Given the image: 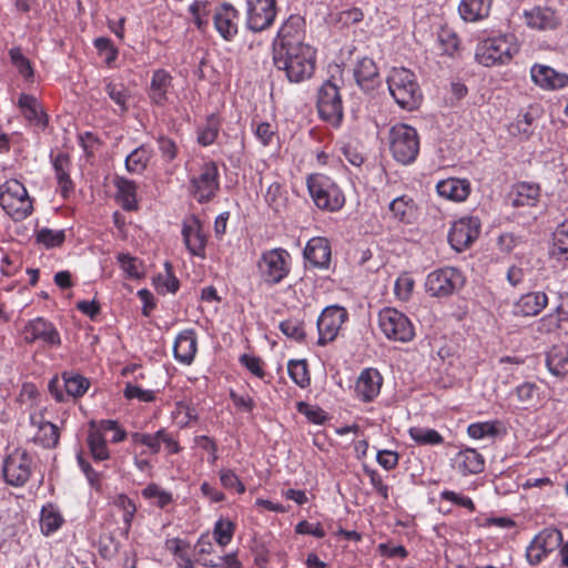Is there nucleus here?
Listing matches in <instances>:
<instances>
[{
	"label": "nucleus",
	"instance_id": "10",
	"mask_svg": "<svg viewBox=\"0 0 568 568\" xmlns=\"http://www.w3.org/2000/svg\"><path fill=\"white\" fill-rule=\"evenodd\" d=\"M89 385V381L82 375L64 372L61 378L53 377L49 382V390L55 400L63 403L81 397Z\"/></svg>",
	"mask_w": 568,
	"mask_h": 568
},
{
	"label": "nucleus",
	"instance_id": "35",
	"mask_svg": "<svg viewBox=\"0 0 568 568\" xmlns=\"http://www.w3.org/2000/svg\"><path fill=\"white\" fill-rule=\"evenodd\" d=\"M115 201L126 211L136 209V185L132 180L122 176H115L113 180Z\"/></svg>",
	"mask_w": 568,
	"mask_h": 568
},
{
	"label": "nucleus",
	"instance_id": "54",
	"mask_svg": "<svg viewBox=\"0 0 568 568\" xmlns=\"http://www.w3.org/2000/svg\"><path fill=\"white\" fill-rule=\"evenodd\" d=\"M280 329L285 336L296 342H302L305 337L303 324L298 320L290 318L281 322Z\"/></svg>",
	"mask_w": 568,
	"mask_h": 568
},
{
	"label": "nucleus",
	"instance_id": "15",
	"mask_svg": "<svg viewBox=\"0 0 568 568\" xmlns=\"http://www.w3.org/2000/svg\"><path fill=\"white\" fill-rule=\"evenodd\" d=\"M480 220L477 216H464L456 221L448 234L454 250L462 252L467 248L480 233Z\"/></svg>",
	"mask_w": 568,
	"mask_h": 568
},
{
	"label": "nucleus",
	"instance_id": "38",
	"mask_svg": "<svg viewBox=\"0 0 568 568\" xmlns=\"http://www.w3.org/2000/svg\"><path fill=\"white\" fill-rule=\"evenodd\" d=\"M546 365L554 376L566 377L568 375V346H552L546 355Z\"/></svg>",
	"mask_w": 568,
	"mask_h": 568
},
{
	"label": "nucleus",
	"instance_id": "1",
	"mask_svg": "<svg viewBox=\"0 0 568 568\" xmlns=\"http://www.w3.org/2000/svg\"><path fill=\"white\" fill-rule=\"evenodd\" d=\"M273 60L278 70L285 71L290 82L300 83L313 75L316 50L307 43H288L285 48H275Z\"/></svg>",
	"mask_w": 568,
	"mask_h": 568
},
{
	"label": "nucleus",
	"instance_id": "57",
	"mask_svg": "<svg viewBox=\"0 0 568 568\" xmlns=\"http://www.w3.org/2000/svg\"><path fill=\"white\" fill-rule=\"evenodd\" d=\"M118 261H119L121 268L128 276H130L132 278L140 277L141 264L138 262V260L135 257H132L129 254H119Z\"/></svg>",
	"mask_w": 568,
	"mask_h": 568
},
{
	"label": "nucleus",
	"instance_id": "28",
	"mask_svg": "<svg viewBox=\"0 0 568 568\" xmlns=\"http://www.w3.org/2000/svg\"><path fill=\"white\" fill-rule=\"evenodd\" d=\"M197 351L196 334L193 329L182 331L175 338L173 352L174 357L182 364L190 365Z\"/></svg>",
	"mask_w": 568,
	"mask_h": 568
},
{
	"label": "nucleus",
	"instance_id": "14",
	"mask_svg": "<svg viewBox=\"0 0 568 568\" xmlns=\"http://www.w3.org/2000/svg\"><path fill=\"white\" fill-rule=\"evenodd\" d=\"M194 197L200 203L211 201L219 190V169L214 162L201 166L200 174L191 180Z\"/></svg>",
	"mask_w": 568,
	"mask_h": 568
},
{
	"label": "nucleus",
	"instance_id": "13",
	"mask_svg": "<svg viewBox=\"0 0 568 568\" xmlns=\"http://www.w3.org/2000/svg\"><path fill=\"white\" fill-rule=\"evenodd\" d=\"M276 0H247L246 27L253 32L271 28L276 18Z\"/></svg>",
	"mask_w": 568,
	"mask_h": 568
},
{
	"label": "nucleus",
	"instance_id": "9",
	"mask_svg": "<svg viewBox=\"0 0 568 568\" xmlns=\"http://www.w3.org/2000/svg\"><path fill=\"white\" fill-rule=\"evenodd\" d=\"M465 284L462 272L455 267H443L433 271L426 278V291L436 297L452 295Z\"/></svg>",
	"mask_w": 568,
	"mask_h": 568
},
{
	"label": "nucleus",
	"instance_id": "26",
	"mask_svg": "<svg viewBox=\"0 0 568 568\" xmlns=\"http://www.w3.org/2000/svg\"><path fill=\"white\" fill-rule=\"evenodd\" d=\"M383 377L375 368L364 369L357 378L355 390L364 402L373 400L381 390Z\"/></svg>",
	"mask_w": 568,
	"mask_h": 568
},
{
	"label": "nucleus",
	"instance_id": "30",
	"mask_svg": "<svg viewBox=\"0 0 568 568\" xmlns=\"http://www.w3.org/2000/svg\"><path fill=\"white\" fill-rule=\"evenodd\" d=\"M436 190L438 195L444 199L463 202L470 193V183L465 179L448 178L439 181Z\"/></svg>",
	"mask_w": 568,
	"mask_h": 568
},
{
	"label": "nucleus",
	"instance_id": "31",
	"mask_svg": "<svg viewBox=\"0 0 568 568\" xmlns=\"http://www.w3.org/2000/svg\"><path fill=\"white\" fill-rule=\"evenodd\" d=\"M304 20L300 16H291L281 27L275 48L290 44H305L302 41Z\"/></svg>",
	"mask_w": 568,
	"mask_h": 568
},
{
	"label": "nucleus",
	"instance_id": "2",
	"mask_svg": "<svg viewBox=\"0 0 568 568\" xmlns=\"http://www.w3.org/2000/svg\"><path fill=\"white\" fill-rule=\"evenodd\" d=\"M388 90L396 103L406 110L419 106L423 94L415 74L405 68H394L387 77Z\"/></svg>",
	"mask_w": 568,
	"mask_h": 568
},
{
	"label": "nucleus",
	"instance_id": "58",
	"mask_svg": "<svg viewBox=\"0 0 568 568\" xmlns=\"http://www.w3.org/2000/svg\"><path fill=\"white\" fill-rule=\"evenodd\" d=\"M414 287V280L404 274L400 275L395 282V294L402 301H407L412 294Z\"/></svg>",
	"mask_w": 568,
	"mask_h": 568
},
{
	"label": "nucleus",
	"instance_id": "22",
	"mask_svg": "<svg viewBox=\"0 0 568 568\" xmlns=\"http://www.w3.org/2000/svg\"><path fill=\"white\" fill-rule=\"evenodd\" d=\"M87 442L97 465L106 459V423L104 420L90 422Z\"/></svg>",
	"mask_w": 568,
	"mask_h": 568
},
{
	"label": "nucleus",
	"instance_id": "40",
	"mask_svg": "<svg viewBox=\"0 0 568 568\" xmlns=\"http://www.w3.org/2000/svg\"><path fill=\"white\" fill-rule=\"evenodd\" d=\"M135 511V505L125 495H119L113 501L111 515L114 519L118 517L122 519L123 527L121 530L125 536L129 534L131 521Z\"/></svg>",
	"mask_w": 568,
	"mask_h": 568
},
{
	"label": "nucleus",
	"instance_id": "41",
	"mask_svg": "<svg viewBox=\"0 0 568 568\" xmlns=\"http://www.w3.org/2000/svg\"><path fill=\"white\" fill-rule=\"evenodd\" d=\"M456 463L458 469L464 474H478L484 469V458L475 449L462 450L457 457Z\"/></svg>",
	"mask_w": 568,
	"mask_h": 568
},
{
	"label": "nucleus",
	"instance_id": "12",
	"mask_svg": "<svg viewBox=\"0 0 568 568\" xmlns=\"http://www.w3.org/2000/svg\"><path fill=\"white\" fill-rule=\"evenodd\" d=\"M4 480L14 487L23 486L32 473V458L23 449H16L3 462Z\"/></svg>",
	"mask_w": 568,
	"mask_h": 568
},
{
	"label": "nucleus",
	"instance_id": "43",
	"mask_svg": "<svg viewBox=\"0 0 568 568\" xmlns=\"http://www.w3.org/2000/svg\"><path fill=\"white\" fill-rule=\"evenodd\" d=\"M523 408L532 407L539 399V387L532 382H525L514 389Z\"/></svg>",
	"mask_w": 568,
	"mask_h": 568
},
{
	"label": "nucleus",
	"instance_id": "25",
	"mask_svg": "<svg viewBox=\"0 0 568 568\" xmlns=\"http://www.w3.org/2000/svg\"><path fill=\"white\" fill-rule=\"evenodd\" d=\"M239 17V11L229 3H224L214 13V26L220 36L231 41L237 33V24L235 19Z\"/></svg>",
	"mask_w": 568,
	"mask_h": 568
},
{
	"label": "nucleus",
	"instance_id": "27",
	"mask_svg": "<svg viewBox=\"0 0 568 568\" xmlns=\"http://www.w3.org/2000/svg\"><path fill=\"white\" fill-rule=\"evenodd\" d=\"M18 106L29 123L41 130L47 128L48 115L36 97L26 93L20 94Z\"/></svg>",
	"mask_w": 568,
	"mask_h": 568
},
{
	"label": "nucleus",
	"instance_id": "24",
	"mask_svg": "<svg viewBox=\"0 0 568 568\" xmlns=\"http://www.w3.org/2000/svg\"><path fill=\"white\" fill-rule=\"evenodd\" d=\"M354 77L357 84L364 91H373L381 83L378 68L372 58L359 59L354 68Z\"/></svg>",
	"mask_w": 568,
	"mask_h": 568
},
{
	"label": "nucleus",
	"instance_id": "5",
	"mask_svg": "<svg viewBox=\"0 0 568 568\" xmlns=\"http://www.w3.org/2000/svg\"><path fill=\"white\" fill-rule=\"evenodd\" d=\"M389 148L397 162L410 164L416 160L419 152L417 131L404 123L394 125L389 130Z\"/></svg>",
	"mask_w": 568,
	"mask_h": 568
},
{
	"label": "nucleus",
	"instance_id": "23",
	"mask_svg": "<svg viewBox=\"0 0 568 568\" xmlns=\"http://www.w3.org/2000/svg\"><path fill=\"white\" fill-rule=\"evenodd\" d=\"M30 424L37 428L32 437L36 444H39L44 448H53L57 446L60 434L54 424L45 422L40 413L30 415Z\"/></svg>",
	"mask_w": 568,
	"mask_h": 568
},
{
	"label": "nucleus",
	"instance_id": "53",
	"mask_svg": "<svg viewBox=\"0 0 568 568\" xmlns=\"http://www.w3.org/2000/svg\"><path fill=\"white\" fill-rule=\"evenodd\" d=\"M437 41L442 53L452 55L458 48L457 36L448 29H442L437 34Z\"/></svg>",
	"mask_w": 568,
	"mask_h": 568
},
{
	"label": "nucleus",
	"instance_id": "18",
	"mask_svg": "<svg viewBox=\"0 0 568 568\" xmlns=\"http://www.w3.org/2000/svg\"><path fill=\"white\" fill-rule=\"evenodd\" d=\"M23 338L28 344L40 342L44 346L50 347L59 346L61 344L58 329L51 322L43 317H37L26 324L23 328Z\"/></svg>",
	"mask_w": 568,
	"mask_h": 568
},
{
	"label": "nucleus",
	"instance_id": "49",
	"mask_svg": "<svg viewBox=\"0 0 568 568\" xmlns=\"http://www.w3.org/2000/svg\"><path fill=\"white\" fill-rule=\"evenodd\" d=\"M11 63L17 68L19 73L27 80L33 78V68L30 60L23 55L20 48H11L9 50Z\"/></svg>",
	"mask_w": 568,
	"mask_h": 568
},
{
	"label": "nucleus",
	"instance_id": "50",
	"mask_svg": "<svg viewBox=\"0 0 568 568\" xmlns=\"http://www.w3.org/2000/svg\"><path fill=\"white\" fill-rule=\"evenodd\" d=\"M288 374L291 378L300 386L306 387L310 384L306 361H290Z\"/></svg>",
	"mask_w": 568,
	"mask_h": 568
},
{
	"label": "nucleus",
	"instance_id": "47",
	"mask_svg": "<svg viewBox=\"0 0 568 568\" xmlns=\"http://www.w3.org/2000/svg\"><path fill=\"white\" fill-rule=\"evenodd\" d=\"M552 255H564L568 258V217L554 232Z\"/></svg>",
	"mask_w": 568,
	"mask_h": 568
},
{
	"label": "nucleus",
	"instance_id": "63",
	"mask_svg": "<svg viewBox=\"0 0 568 568\" xmlns=\"http://www.w3.org/2000/svg\"><path fill=\"white\" fill-rule=\"evenodd\" d=\"M377 463L387 470L395 468L398 464V455L392 450H379Z\"/></svg>",
	"mask_w": 568,
	"mask_h": 568
},
{
	"label": "nucleus",
	"instance_id": "4",
	"mask_svg": "<svg viewBox=\"0 0 568 568\" xmlns=\"http://www.w3.org/2000/svg\"><path fill=\"white\" fill-rule=\"evenodd\" d=\"M515 37L511 34L486 39L476 48V61L485 67L508 63L518 52Z\"/></svg>",
	"mask_w": 568,
	"mask_h": 568
},
{
	"label": "nucleus",
	"instance_id": "17",
	"mask_svg": "<svg viewBox=\"0 0 568 568\" xmlns=\"http://www.w3.org/2000/svg\"><path fill=\"white\" fill-rule=\"evenodd\" d=\"M347 318V312L341 306L326 307L317 320L318 344L326 345L334 341L342 324Z\"/></svg>",
	"mask_w": 568,
	"mask_h": 568
},
{
	"label": "nucleus",
	"instance_id": "32",
	"mask_svg": "<svg viewBox=\"0 0 568 568\" xmlns=\"http://www.w3.org/2000/svg\"><path fill=\"white\" fill-rule=\"evenodd\" d=\"M305 258L316 267H327L331 261V246L326 239H311L304 250Z\"/></svg>",
	"mask_w": 568,
	"mask_h": 568
},
{
	"label": "nucleus",
	"instance_id": "56",
	"mask_svg": "<svg viewBox=\"0 0 568 568\" xmlns=\"http://www.w3.org/2000/svg\"><path fill=\"white\" fill-rule=\"evenodd\" d=\"M467 433L475 439H481L485 437H495L498 429L495 423H475L468 426Z\"/></svg>",
	"mask_w": 568,
	"mask_h": 568
},
{
	"label": "nucleus",
	"instance_id": "6",
	"mask_svg": "<svg viewBox=\"0 0 568 568\" xmlns=\"http://www.w3.org/2000/svg\"><path fill=\"white\" fill-rule=\"evenodd\" d=\"M307 189L316 206L322 210L337 211L344 205L343 192L326 175H310L307 178Z\"/></svg>",
	"mask_w": 568,
	"mask_h": 568
},
{
	"label": "nucleus",
	"instance_id": "3",
	"mask_svg": "<svg viewBox=\"0 0 568 568\" xmlns=\"http://www.w3.org/2000/svg\"><path fill=\"white\" fill-rule=\"evenodd\" d=\"M0 205L14 221H23L33 212L32 200L18 180H8L0 185Z\"/></svg>",
	"mask_w": 568,
	"mask_h": 568
},
{
	"label": "nucleus",
	"instance_id": "39",
	"mask_svg": "<svg viewBox=\"0 0 568 568\" xmlns=\"http://www.w3.org/2000/svg\"><path fill=\"white\" fill-rule=\"evenodd\" d=\"M64 524V518L57 506L47 504L40 513V529L44 536H50Z\"/></svg>",
	"mask_w": 568,
	"mask_h": 568
},
{
	"label": "nucleus",
	"instance_id": "36",
	"mask_svg": "<svg viewBox=\"0 0 568 568\" xmlns=\"http://www.w3.org/2000/svg\"><path fill=\"white\" fill-rule=\"evenodd\" d=\"M172 87V77L163 69L154 71L150 84L149 95L159 105L168 101V92Z\"/></svg>",
	"mask_w": 568,
	"mask_h": 568
},
{
	"label": "nucleus",
	"instance_id": "21",
	"mask_svg": "<svg viewBox=\"0 0 568 568\" xmlns=\"http://www.w3.org/2000/svg\"><path fill=\"white\" fill-rule=\"evenodd\" d=\"M525 23L536 30H554L559 26L556 11L549 7L536 6L523 13Z\"/></svg>",
	"mask_w": 568,
	"mask_h": 568
},
{
	"label": "nucleus",
	"instance_id": "45",
	"mask_svg": "<svg viewBox=\"0 0 568 568\" xmlns=\"http://www.w3.org/2000/svg\"><path fill=\"white\" fill-rule=\"evenodd\" d=\"M408 433L418 445H439L444 442L443 436L432 428L410 427Z\"/></svg>",
	"mask_w": 568,
	"mask_h": 568
},
{
	"label": "nucleus",
	"instance_id": "48",
	"mask_svg": "<svg viewBox=\"0 0 568 568\" xmlns=\"http://www.w3.org/2000/svg\"><path fill=\"white\" fill-rule=\"evenodd\" d=\"M65 240L63 230H51L43 227L37 232V242L47 248H53L62 245Z\"/></svg>",
	"mask_w": 568,
	"mask_h": 568
},
{
	"label": "nucleus",
	"instance_id": "7",
	"mask_svg": "<svg viewBox=\"0 0 568 568\" xmlns=\"http://www.w3.org/2000/svg\"><path fill=\"white\" fill-rule=\"evenodd\" d=\"M378 326L388 339L395 342L406 343L415 336L409 318L396 308H383L378 313Z\"/></svg>",
	"mask_w": 568,
	"mask_h": 568
},
{
	"label": "nucleus",
	"instance_id": "33",
	"mask_svg": "<svg viewBox=\"0 0 568 568\" xmlns=\"http://www.w3.org/2000/svg\"><path fill=\"white\" fill-rule=\"evenodd\" d=\"M392 217L405 224H412L417 217V205L413 197L404 194L395 197L388 204Z\"/></svg>",
	"mask_w": 568,
	"mask_h": 568
},
{
	"label": "nucleus",
	"instance_id": "19",
	"mask_svg": "<svg viewBox=\"0 0 568 568\" xmlns=\"http://www.w3.org/2000/svg\"><path fill=\"white\" fill-rule=\"evenodd\" d=\"M534 83L545 90H559L568 85V74L555 69L536 63L530 69Z\"/></svg>",
	"mask_w": 568,
	"mask_h": 568
},
{
	"label": "nucleus",
	"instance_id": "64",
	"mask_svg": "<svg viewBox=\"0 0 568 568\" xmlns=\"http://www.w3.org/2000/svg\"><path fill=\"white\" fill-rule=\"evenodd\" d=\"M240 362L255 376L263 377L264 371L261 366V359L258 357L250 356L247 354H243L240 357Z\"/></svg>",
	"mask_w": 568,
	"mask_h": 568
},
{
	"label": "nucleus",
	"instance_id": "62",
	"mask_svg": "<svg viewBox=\"0 0 568 568\" xmlns=\"http://www.w3.org/2000/svg\"><path fill=\"white\" fill-rule=\"evenodd\" d=\"M159 150L162 153V156L166 161H172L176 156L178 148L175 142L169 138L160 136L158 139Z\"/></svg>",
	"mask_w": 568,
	"mask_h": 568
},
{
	"label": "nucleus",
	"instance_id": "55",
	"mask_svg": "<svg viewBox=\"0 0 568 568\" xmlns=\"http://www.w3.org/2000/svg\"><path fill=\"white\" fill-rule=\"evenodd\" d=\"M539 195V186L529 183H520L517 186V199L514 200L515 205H528Z\"/></svg>",
	"mask_w": 568,
	"mask_h": 568
},
{
	"label": "nucleus",
	"instance_id": "51",
	"mask_svg": "<svg viewBox=\"0 0 568 568\" xmlns=\"http://www.w3.org/2000/svg\"><path fill=\"white\" fill-rule=\"evenodd\" d=\"M219 119L214 114H211L207 118L206 125L199 132V142L204 146L211 145L219 134Z\"/></svg>",
	"mask_w": 568,
	"mask_h": 568
},
{
	"label": "nucleus",
	"instance_id": "16",
	"mask_svg": "<svg viewBox=\"0 0 568 568\" xmlns=\"http://www.w3.org/2000/svg\"><path fill=\"white\" fill-rule=\"evenodd\" d=\"M562 542V535L556 528H546L530 542L526 550V558L530 565L539 564L547 554L557 549Z\"/></svg>",
	"mask_w": 568,
	"mask_h": 568
},
{
	"label": "nucleus",
	"instance_id": "61",
	"mask_svg": "<svg viewBox=\"0 0 568 568\" xmlns=\"http://www.w3.org/2000/svg\"><path fill=\"white\" fill-rule=\"evenodd\" d=\"M440 497L445 500H449L456 505L465 507V508L469 509L470 511L475 510V505L469 497L460 496L452 490L442 491Z\"/></svg>",
	"mask_w": 568,
	"mask_h": 568
},
{
	"label": "nucleus",
	"instance_id": "37",
	"mask_svg": "<svg viewBox=\"0 0 568 568\" xmlns=\"http://www.w3.org/2000/svg\"><path fill=\"white\" fill-rule=\"evenodd\" d=\"M493 0H462L458 11L465 21L476 22L489 16Z\"/></svg>",
	"mask_w": 568,
	"mask_h": 568
},
{
	"label": "nucleus",
	"instance_id": "34",
	"mask_svg": "<svg viewBox=\"0 0 568 568\" xmlns=\"http://www.w3.org/2000/svg\"><path fill=\"white\" fill-rule=\"evenodd\" d=\"M548 297L544 292H532L523 295L515 304V313L523 316H535L547 305Z\"/></svg>",
	"mask_w": 568,
	"mask_h": 568
},
{
	"label": "nucleus",
	"instance_id": "11",
	"mask_svg": "<svg viewBox=\"0 0 568 568\" xmlns=\"http://www.w3.org/2000/svg\"><path fill=\"white\" fill-rule=\"evenodd\" d=\"M317 111L324 121L338 125L343 119V103L336 84L326 81L318 90Z\"/></svg>",
	"mask_w": 568,
	"mask_h": 568
},
{
	"label": "nucleus",
	"instance_id": "59",
	"mask_svg": "<svg viewBox=\"0 0 568 568\" xmlns=\"http://www.w3.org/2000/svg\"><path fill=\"white\" fill-rule=\"evenodd\" d=\"M124 396L129 399L138 398L139 400L145 403H150L155 399V393L153 390L143 389L140 386L130 383L125 386Z\"/></svg>",
	"mask_w": 568,
	"mask_h": 568
},
{
	"label": "nucleus",
	"instance_id": "42",
	"mask_svg": "<svg viewBox=\"0 0 568 568\" xmlns=\"http://www.w3.org/2000/svg\"><path fill=\"white\" fill-rule=\"evenodd\" d=\"M77 460L91 488L95 489L98 493H102L104 481L103 469L94 468L89 462L84 459L81 452L77 455Z\"/></svg>",
	"mask_w": 568,
	"mask_h": 568
},
{
	"label": "nucleus",
	"instance_id": "46",
	"mask_svg": "<svg viewBox=\"0 0 568 568\" xmlns=\"http://www.w3.org/2000/svg\"><path fill=\"white\" fill-rule=\"evenodd\" d=\"M109 97L114 101L119 109H114L115 113H124L131 103V94L129 88L123 84L109 83Z\"/></svg>",
	"mask_w": 568,
	"mask_h": 568
},
{
	"label": "nucleus",
	"instance_id": "52",
	"mask_svg": "<svg viewBox=\"0 0 568 568\" xmlns=\"http://www.w3.org/2000/svg\"><path fill=\"white\" fill-rule=\"evenodd\" d=\"M234 524L230 520L220 519L214 527V538L220 546H226L234 534Z\"/></svg>",
	"mask_w": 568,
	"mask_h": 568
},
{
	"label": "nucleus",
	"instance_id": "60",
	"mask_svg": "<svg viewBox=\"0 0 568 568\" xmlns=\"http://www.w3.org/2000/svg\"><path fill=\"white\" fill-rule=\"evenodd\" d=\"M220 479L224 488L234 489L239 494H243L245 491L244 484L239 479V477L230 469H223L220 473Z\"/></svg>",
	"mask_w": 568,
	"mask_h": 568
},
{
	"label": "nucleus",
	"instance_id": "44",
	"mask_svg": "<svg viewBox=\"0 0 568 568\" xmlns=\"http://www.w3.org/2000/svg\"><path fill=\"white\" fill-rule=\"evenodd\" d=\"M150 160V152L144 148L140 146L133 150L125 158V168L130 173H142L148 165Z\"/></svg>",
	"mask_w": 568,
	"mask_h": 568
},
{
	"label": "nucleus",
	"instance_id": "20",
	"mask_svg": "<svg viewBox=\"0 0 568 568\" xmlns=\"http://www.w3.org/2000/svg\"><path fill=\"white\" fill-rule=\"evenodd\" d=\"M183 241L192 255L204 256L206 237L199 219L191 216L184 221L182 227Z\"/></svg>",
	"mask_w": 568,
	"mask_h": 568
},
{
	"label": "nucleus",
	"instance_id": "8",
	"mask_svg": "<svg viewBox=\"0 0 568 568\" xmlns=\"http://www.w3.org/2000/svg\"><path fill=\"white\" fill-rule=\"evenodd\" d=\"M291 255L284 248H272L264 252L257 263L261 276L267 284L282 282L290 272Z\"/></svg>",
	"mask_w": 568,
	"mask_h": 568
},
{
	"label": "nucleus",
	"instance_id": "29",
	"mask_svg": "<svg viewBox=\"0 0 568 568\" xmlns=\"http://www.w3.org/2000/svg\"><path fill=\"white\" fill-rule=\"evenodd\" d=\"M52 165L55 172L59 192L64 199H68L74 190L73 182L70 179L71 161L69 155L59 152L55 156H52Z\"/></svg>",
	"mask_w": 568,
	"mask_h": 568
}]
</instances>
